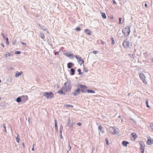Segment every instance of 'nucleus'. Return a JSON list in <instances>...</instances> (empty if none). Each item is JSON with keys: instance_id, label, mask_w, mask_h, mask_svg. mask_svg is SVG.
<instances>
[{"instance_id": "2f4dec72", "label": "nucleus", "mask_w": 153, "mask_h": 153, "mask_svg": "<svg viewBox=\"0 0 153 153\" xmlns=\"http://www.w3.org/2000/svg\"><path fill=\"white\" fill-rule=\"evenodd\" d=\"M146 106L148 108H149V106L148 105V101L147 100H146Z\"/></svg>"}, {"instance_id": "4be33fe9", "label": "nucleus", "mask_w": 153, "mask_h": 153, "mask_svg": "<svg viewBox=\"0 0 153 153\" xmlns=\"http://www.w3.org/2000/svg\"><path fill=\"white\" fill-rule=\"evenodd\" d=\"M102 18L105 19L106 18V16L105 15V13H102Z\"/></svg>"}, {"instance_id": "7c9ffc66", "label": "nucleus", "mask_w": 153, "mask_h": 153, "mask_svg": "<svg viewBox=\"0 0 153 153\" xmlns=\"http://www.w3.org/2000/svg\"><path fill=\"white\" fill-rule=\"evenodd\" d=\"M65 107H73V106L72 105H65Z\"/></svg>"}, {"instance_id": "37998d69", "label": "nucleus", "mask_w": 153, "mask_h": 153, "mask_svg": "<svg viewBox=\"0 0 153 153\" xmlns=\"http://www.w3.org/2000/svg\"><path fill=\"white\" fill-rule=\"evenodd\" d=\"M55 55H58L59 54V53L57 51L55 52Z\"/></svg>"}, {"instance_id": "f3484780", "label": "nucleus", "mask_w": 153, "mask_h": 153, "mask_svg": "<svg viewBox=\"0 0 153 153\" xmlns=\"http://www.w3.org/2000/svg\"><path fill=\"white\" fill-rule=\"evenodd\" d=\"M111 132L114 134H116V132L115 131V129L113 128H112L111 129Z\"/></svg>"}, {"instance_id": "f704fd0d", "label": "nucleus", "mask_w": 153, "mask_h": 153, "mask_svg": "<svg viewBox=\"0 0 153 153\" xmlns=\"http://www.w3.org/2000/svg\"><path fill=\"white\" fill-rule=\"evenodd\" d=\"M150 128L153 130V124H152L150 125Z\"/></svg>"}, {"instance_id": "72a5a7b5", "label": "nucleus", "mask_w": 153, "mask_h": 153, "mask_svg": "<svg viewBox=\"0 0 153 153\" xmlns=\"http://www.w3.org/2000/svg\"><path fill=\"white\" fill-rule=\"evenodd\" d=\"M58 93L60 94H62L63 93L62 91V90H59L58 91Z\"/></svg>"}, {"instance_id": "bb28decb", "label": "nucleus", "mask_w": 153, "mask_h": 153, "mask_svg": "<svg viewBox=\"0 0 153 153\" xmlns=\"http://www.w3.org/2000/svg\"><path fill=\"white\" fill-rule=\"evenodd\" d=\"M122 18H120L119 19V23L120 24L122 23L121 21H122Z\"/></svg>"}, {"instance_id": "f03ea898", "label": "nucleus", "mask_w": 153, "mask_h": 153, "mask_svg": "<svg viewBox=\"0 0 153 153\" xmlns=\"http://www.w3.org/2000/svg\"><path fill=\"white\" fill-rule=\"evenodd\" d=\"M43 95L44 96L46 97L47 99L49 98L51 99L53 97V94L51 92H44L43 93Z\"/></svg>"}, {"instance_id": "b1692460", "label": "nucleus", "mask_w": 153, "mask_h": 153, "mask_svg": "<svg viewBox=\"0 0 153 153\" xmlns=\"http://www.w3.org/2000/svg\"><path fill=\"white\" fill-rule=\"evenodd\" d=\"M6 41V44L7 45H9V42L8 41V38L7 37H6L5 39Z\"/></svg>"}, {"instance_id": "aec40b11", "label": "nucleus", "mask_w": 153, "mask_h": 153, "mask_svg": "<svg viewBox=\"0 0 153 153\" xmlns=\"http://www.w3.org/2000/svg\"><path fill=\"white\" fill-rule=\"evenodd\" d=\"M71 75H74L75 73V70L73 68H71Z\"/></svg>"}, {"instance_id": "473e14b6", "label": "nucleus", "mask_w": 153, "mask_h": 153, "mask_svg": "<svg viewBox=\"0 0 153 153\" xmlns=\"http://www.w3.org/2000/svg\"><path fill=\"white\" fill-rule=\"evenodd\" d=\"M76 30L77 31H80L81 29L79 27H76Z\"/></svg>"}, {"instance_id": "5fc2aeb1", "label": "nucleus", "mask_w": 153, "mask_h": 153, "mask_svg": "<svg viewBox=\"0 0 153 153\" xmlns=\"http://www.w3.org/2000/svg\"><path fill=\"white\" fill-rule=\"evenodd\" d=\"M62 131L61 130H60V134H62Z\"/></svg>"}, {"instance_id": "20e7f679", "label": "nucleus", "mask_w": 153, "mask_h": 153, "mask_svg": "<svg viewBox=\"0 0 153 153\" xmlns=\"http://www.w3.org/2000/svg\"><path fill=\"white\" fill-rule=\"evenodd\" d=\"M78 87L81 89L82 92L85 93L86 92L87 87L85 85H79Z\"/></svg>"}, {"instance_id": "ddd939ff", "label": "nucleus", "mask_w": 153, "mask_h": 153, "mask_svg": "<svg viewBox=\"0 0 153 153\" xmlns=\"http://www.w3.org/2000/svg\"><path fill=\"white\" fill-rule=\"evenodd\" d=\"M122 144L123 146L126 147L127 144H129V143L126 141H123L122 142Z\"/></svg>"}, {"instance_id": "0eeeda50", "label": "nucleus", "mask_w": 153, "mask_h": 153, "mask_svg": "<svg viewBox=\"0 0 153 153\" xmlns=\"http://www.w3.org/2000/svg\"><path fill=\"white\" fill-rule=\"evenodd\" d=\"M147 140L146 142L147 144L148 145H151L153 144V139L150 137H147Z\"/></svg>"}, {"instance_id": "39448f33", "label": "nucleus", "mask_w": 153, "mask_h": 153, "mask_svg": "<svg viewBox=\"0 0 153 153\" xmlns=\"http://www.w3.org/2000/svg\"><path fill=\"white\" fill-rule=\"evenodd\" d=\"M74 56L77 59L78 63L80 65H81L82 64H83L84 61L81 57H79L77 55H75Z\"/></svg>"}, {"instance_id": "4468645a", "label": "nucleus", "mask_w": 153, "mask_h": 153, "mask_svg": "<svg viewBox=\"0 0 153 153\" xmlns=\"http://www.w3.org/2000/svg\"><path fill=\"white\" fill-rule=\"evenodd\" d=\"M22 73V71H21L20 72H17L15 75V76L16 77H18L20 75H21Z\"/></svg>"}, {"instance_id": "a19ab883", "label": "nucleus", "mask_w": 153, "mask_h": 153, "mask_svg": "<svg viewBox=\"0 0 153 153\" xmlns=\"http://www.w3.org/2000/svg\"><path fill=\"white\" fill-rule=\"evenodd\" d=\"M77 125L78 126H81L82 125V124L80 123H77Z\"/></svg>"}, {"instance_id": "7ed1b4c3", "label": "nucleus", "mask_w": 153, "mask_h": 153, "mask_svg": "<svg viewBox=\"0 0 153 153\" xmlns=\"http://www.w3.org/2000/svg\"><path fill=\"white\" fill-rule=\"evenodd\" d=\"M139 77L140 79L142 80L143 83L145 84H147V82L146 80V77L144 74L143 73H140L139 74Z\"/></svg>"}, {"instance_id": "cd10ccee", "label": "nucleus", "mask_w": 153, "mask_h": 153, "mask_svg": "<svg viewBox=\"0 0 153 153\" xmlns=\"http://www.w3.org/2000/svg\"><path fill=\"white\" fill-rule=\"evenodd\" d=\"M55 126L56 129L57 128V124L56 120H55Z\"/></svg>"}, {"instance_id": "f8f14e48", "label": "nucleus", "mask_w": 153, "mask_h": 153, "mask_svg": "<svg viewBox=\"0 0 153 153\" xmlns=\"http://www.w3.org/2000/svg\"><path fill=\"white\" fill-rule=\"evenodd\" d=\"M66 55L67 56L69 57L71 59H73V57H74V55L73 54H71V53H69V54L66 53Z\"/></svg>"}, {"instance_id": "e433bc0d", "label": "nucleus", "mask_w": 153, "mask_h": 153, "mask_svg": "<svg viewBox=\"0 0 153 153\" xmlns=\"http://www.w3.org/2000/svg\"><path fill=\"white\" fill-rule=\"evenodd\" d=\"M140 150H141V153H143L144 152V148H142L141 149H140Z\"/></svg>"}, {"instance_id": "6ab92c4d", "label": "nucleus", "mask_w": 153, "mask_h": 153, "mask_svg": "<svg viewBox=\"0 0 153 153\" xmlns=\"http://www.w3.org/2000/svg\"><path fill=\"white\" fill-rule=\"evenodd\" d=\"M22 101L21 97H19L16 99V101L18 102H20Z\"/></svg>"}, {"instance_id": "49530a36", "label": "nucleus", "mask_w": 153, "mask_h": 153, "mask_svg": "<svg viewBox=\"0 0 153 153\" xmlns=\"http://www.w3.org/2000/svg\"><path fill=\"white\" fill-rule=\"evenodd\" d=\"M34 144H33V148L32 149V150L33 151H34Z\"/></svg>"}, {"instance_id": "864d4df0", "label": "nucleus", "mask_w": 153, "mask_h": 153, "mask_svg": "<svg viewBox=\"0 0 153 153\" xmlns=\"http://www.w3.org/2000/svg\"><path fill=\"white\" fill-rule=\"evenodd\" d=\"M60 138H62V134H60Z\"/></svg>"}, {"instance_id": "2eb2a0df", "label": "nucleus", "mask_w": 153, "mask_h": 153, "mask_svg": "<svg viewBox=\"0 0 153 153\" xmlns=\"http://www.w3.org/2000/svg\"><path fill=\"white\" fill-rule=\"evenodd\" d=\"M132 137L134 138V139L135 140L137 137V136L136 134L135 133H133L131 134Z\"/></svg>"}, {"instance_id": "393cba45", "label": "nucleus", "mask_w": 153, "mask_h": 153, "mask_svg": "<svg viewBox=\"0 0 153 153\" xmlns=\"http://www.w3.org/2000/svg\"><path fill=\"white\" fill-rule=\"evenodd\" d=\"M111 40L112 41V44H115V42L114 40V38L113 37H112L111 38Z\"/></svg>"}, {"instance_id": "603ef678", "label": "nucleus", "mask_w": 153, "mask_h": 153, "mask_svg": "<svg viewBox=\"0 0 153 153\" xmlns=\"http://www.w3.org/2000/svg\"><path fill=\"white\" fill-rule=\"evenodd\" d=\"M69 150H70L71 148V146L70 145L69 143Z\"/></svg>"}, {"instance_id": "9b49d317", "label": "nucleus", "mask_w": 153, "mask_h": 153, "mask_svg": "<svg viewBox=\"0 0 153 153\" xmlns=\"http://www.w3.org/2000/svg\"><path fill=\"white\" fill-rule=\"evenodd\" d=\"M139 143L140 145V149L144 148L145 145L144 143L142 141H140L139 142Z\"/></svg>"}, {"instance_id": "6e6d98bb", "label": "nucleus", "mask_w": 153, "mask_h": 153, "mask_svg": "<svg viewBox=\"0 0 153 153\" xmlns=\"http://www.w3.org/2000/svg\"><path fill=\"white\" fill-rule=\"evenodd\" d=\"M22 145H23V147H25V144H24V143H22Z\"/></svg>"}, {"instance_id": "ea45409f", "label": "nucleus", "mask_w": 153, "mask_h": 153, "mask_svg": "<svg viewBox=\"0 0 153 153\" xmlns=\"http://www.w3.org/2000/svg\"><path fill=\"white\" fill-rule=\"evenodd\" d=\"M77 71L79 72V74H81V70L80 69H78L77 70Z\"/></svg>"}, {"instance_id": "c9c22d12", "label": "nucleus", "mask_w": 153, "mask_h": 153, "mask_svg": "<svg viewBox=\"0 0 153 153\" xmlns=\"http://www.w3.org/2000/svg\"><path fill=\"white\" fill-rule=\"evenodd\" d=\"M21 53V52L19 51H16L15 52V53L16 54H20Z\"/></svg>"}, {"instance_id": "c85d7f7f", "label": "nucleus", "mask_w": 153, "mask_h": 153, "mask_svg": "<svg viewBox=\"0 0 153 153\" xmlns=\"http://www.w3.org/2000/svg\"><path fill=\"white\" fill-rule=\"evenodd\" d=\"M105 141H106V143L107 145L108 146V145H109V141L107 138L105 139Z\"/></svg>"}, {"instance_id": "c03bdc74", "label": "nucleus", "mask_w": 153, "mask_h": 153, "mask_svg": "<svg viewBox=\"0 0 153 153\" xmlns=\"http://www.w3.org/2000/svg\"><path fill=\"white\" fill-rule=\"evenodd\" d=\"M112 1H113V3L115 4H117V3L115 1V0H112Z\"/></svg>"}, {"instance_id": "3c124183", "label": "nucleus", "mask_w": 153, "mask_h": 153, "mask_svg": "<svg viewBox=\"0 0 153 153\" xmlns=\"http://www.w3.org/2000/svg\"><path fill=\"white\" fill-rule=\"evenodd\" d=\"M145 7H147V4L146 3L145 4Z\"/></svg>"}, {"instance_id": "8fccbe9b", "label": "nucleus", "mask_w": 153, "mask_h": 153, "mask_svg": "<svg viewBox=\"0 0 153 153\" xmlns=\"http://www.w3.org/2000/svg\"><path fill=\"white\" fill-rule=\"evenodd\" d=\"M101 43L102 45H104V42H103V41H101Z\"/></svg>"}, {"instance_id": "5701e85b", "label": "nucleus", "mask_w": 153, "mask_h": 153, "mask_svg": "<svg viewBox=\"0 0 153 153\" xmlns=\"http://www.w3.org/2000/svg\"><path fill=\"white\" fill-rule=\"evenodd\" d=\"M67 87V86H65V85H64L63 87L62 88V89L63 91H67V90L66 89L65 90V89Z\"/></svg>"}, {"instance_id": "412c9836", "label": "nucleus", "mask_w": 153, "mask_h": 153, "mask_svg": "<svg viewBox=\"0 0 153 153\" xmlns=\"http://www.w3.org/2000/svg\"><path fill=\"white\" fill-rule=\"evenodd\" d=\"M16 140L18 143H19L20 140V137L19 135H17L16 138Z\"/></svg>"}, {"instance_id": "c756f323", "label": "nucleus", "mask_w": 153, "mask_h": 153, "mask_svg": "<svg viewBox=\"0 0 153 153\" xmlns=\"http://www.w3.org/2000/svg\"><path fill=\"white\" fill-rule=\"evenodd\" d=\"M102 128V127L101 125H100L98 127V128L101 131Z\"/></svg>"}, {"instance_id": "6e6552de", "label": "nucleus", "mask_w": 153, "mask_h": 153, "mask_svg": "<svg viewBox=\"0 0 153 153\" xmlns=\"http://www.w3.org/2000/svg\"><path fill=\"white\" fill-rule=\"evenodd\" d=\"M22 101L23 102H25L27 101L28 98L27 95H23L21 96Z\"/></svg>"}, {"instance_id": "a18cd8bd", "label": "nucleus", "mask_w": 153, "mask_h": 153, "mask_svg": "<svg viewBox=\"0 0 153 153\" xmlns=\"http://www.w3.org/2000/svg\"><path fill=\"white\" fill-rule=\"evenodd\" d=\"M1 46L3 47V48L4 47V45L3 43H1Z\"/></svg>"}, {"instance_id": "423d86ee", "label": "nucleus", "mask_w": 153, "mask_h": 153, "mask_svg": "<svg viewBox=\"0 0 153 153\" xmlns=\"http://www.w3.org/2000/svg\"><path fill=\"white\" fill-rule=\"evenodd\" d=\"M123 45L125 48H128L129 46V42L127 39H125L123 43Z\"/></svg>"}, {"instance_id": "1a4fd4ad", "label": "nucleus", "mask_w": 153, "mask_h": 153, "mask_svg": "<svg viewBox=\"0 0 153 153\" xmlns=\"http://www.w3.org/2000/svg\"><path fill=\"white\" fill-rule=\"evenodd\" d=\"M80 91V89L78 88L75 90L74 92L73 93V94L74 96H77L79 94Z\"/></svg>"}, {"instance_id": "79ce46f5", "label": "nucleus", "mask_w": 153, "mask_h": 153, "mask_svg": "<svg viewBox=\"0 0 153 153\" xmlns=\"http://www.w3.org/2000/svg\"><path fill=\"white\" fill-rule=\"evenodd\" d=\"M16 40H15L13 42V44L15 45L16 43Z\"/></svg>"}, {"instance_id": "f257e3e1", "label": "nucleus", "mask_w": 153, "mask_h": 153, "mask_svg": "<svg viewBox=\"0 0 153 153\" xmlns=\"http://www.w3.org/2000/svg\"><path fill=\"white\" fill-rule=\"evenodd\" d=\"M130 32V27L129 26H127L125 27H124L122 30L123 34L126 36H128Z\"/></svg>"}, {"instance_id": "de8ad7c7", "label": "nucleus", "mask_w": 153, "mask_h": 153, "mask_svg": "<svg viewBox=\"0 0 153 153\" xmlns=\"http://www.w3.org/2000/svg\"><path fill=\"white\" fill-rule=\"evenodd\" d=\"M97 52L96 51H94L93 52V53L95 54H96Z\"/></svg>"}, {"instance_id": "4d7b16f0", "label": "nucleus", "mask_w": 153, "mask_h": 153, "mask_svg": "<svg viewBox=\"0 0 153 153\" xmlns=\"http://www.w3.org/2000/svg\"><path fill=\"white\" fill-rule=\"evenodd\" d=\"M44 37V35H43V36L42 37V38H43Z\"/></svg>"}, {"instance_id": "58836bf2", "label": "nucleus", "mask_w": 153, "mask_h": 153, "mask_svg": "<svg viewBox=\"0 0 153 153\" xmlns=\"http://www.w3.org/2000/svg\"><path fill=\"white\" fill-rule=\"evenodd\" d=\"M1 35L2 36H3V38L4 39H5L6 37H5L4 34L3 33H1Z\"/></svg>"}, {"instance_id": "a878e982", "label": "nucleus", "mask_w": 153, "mask_h": 153, "mask_svg": "<svg viewBox=\"0 0 153 153\" xmlns=\"http://www.w3.org/2000/svg\"><path fill=\"white\" fill-rule=\"evenodd\" d=\"M11 55V54L9 53H8L7 54H6L5 55V57L7 58L8 57V56H10Z\"/></svg>"}, {"instance_id": "09e8293b", "label": "nucleus", "mask_w": 153, "mask_h": 153, "mask_svg": "<svg viewBox=\"0 0 153 153\" xmlns=\"http://www.w3.org/2000/svg\"><path fill=\"white\" fill-rule=\"evenodd\" d=\"M21 44L22 45H26V43L22 42V43H21Z\"/></svg>"}, {"instance_id": "a211bd4d", "label": "nucleus", "mask_w": 153, "mask_h": 153, "mask_svg": "<svg viewBox=\"0 0 153 153\" xmlns=\"http://www.w3.org/2000/svg\"><path fill=\"white\" fill-rule=\"evenodd\" d=\"M86 92H87L88 93H94L95 92L94 91L91 90H86Z\"/></svg>"}, {"instance_id": "dca6fc26", "label": "nucleus", "mask_w": 153, "mask_h": 153, "mask_svg": "<svg viewBox=\"0 0 153 153\" xmlns=\"http://www.w3.org/2000/svg\"><path fill=\"white\" fill-rule=\"evenodd\" d=\"M85 32L87 35H89L91 34L90 31L88 29H86L85 30Z\"/></svg>"}, {"instance_id": "4c0bfd02", "label": "nucleus", "mask_w": 153, "mask_h": 153, "mask_svg": "<svg viewBox=\"0 0 153 153\" xmlns=\"http://www.w3.org/2000/svg\"><path fill=\"white\" fill-rule=\"evenodd\" d=\"M3 127L4 128V129L5 130V131H6V126H5V124H4L3 125Z\"/></svg>"}, {"instance_id": "9d476101", "label": "nucleus", "mask_w": 153, "mask_h": 153, "mask_svg": "<svg viewBox=\"0 0 153 153\" xmlns=\"http://www.w3.org/2000/svg\"><path fill=\"white\" fill-rule=\"evenodd\" d=\"M74 64L72 62H69L67 64V67L68 68H71L73 67Z\"/></svg>"}]
</instances>
